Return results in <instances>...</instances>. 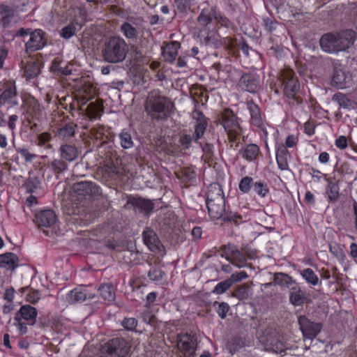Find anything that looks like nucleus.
I'll list each match as a JSON object with an SVG mask.
<instances>
[{"mask_svg": "<svg viewBox=\"0 0 357 357\" xmlns=\"http://www.w3.org/2000/svg\"><path fill=\"white\" fill-rule=\"evenodd\" d=\"M356 38V32L351 29L330 32L321 37L319 45L321 50L326 53H337L349 48L354 44Z\"/></svg>", "mask_w": 357, "mask_h": 357, "instance_id": "1", "label": "nucleus"}, {"mask_svg": "<svg viewBox=\"0 0 357 357\" xmlns=\"http://www.w3.org/2000/svg\"><path fill=\"white\" fill-rule=\"evenodd\" d=\"M128 47L124 39L121 37H111L105 43L102 51L103 59L112 63H117L125 60Z\"/></svg>", "mask_w": 357, "mask_h": 357, "instance_id": "2", "label": "nucleus"}, {"mask_svg": "<svg viewBox=\"0 0 357 357\" xmlns=\"http://www.w3.org/2000/svg\"><path fill=\"white\" fill-rule=\"evenodd\" d=\"M172 107V103L167 98L158 96L157 92H151L146 103L147 113L156 120L167 119Z\"/></svg>", "mask_w": 357, "mask_h": 357, "instance_id": "3", "label": "nucleus"}, {"mask_svg": "<svg viewBox=\"0 0 357 357\" xmlns=\"http://www.w3.org/2000/svg\"><path fill=\"white\" fill-rule=\"evenodd\" d=\"M221 124L227 133L231 147L236 149L238 144L237 140L241 134V128L238 122L237 117L233 112L225 110L220 116Z\"/></svg>", "mask_w": 357, "mask_h": 357, "instance_id": "4", "label": "nucleus"}, {"mask_svg": "<svg viewBox=\"0 0 357 357\" xmlns=\"http://www.w3.org/2000/svg\"><path fill=\"white\" fill-rule=\"evenodd\" d=\"M280 80L284 96L289 99H294L297 103H301V99L296 96L300 90V83L294 72L289 68L282 70L280 73Z\"/></svg>", "mask_w": 357, "mask_h": 357, "instance_id": "5", "label": "nucleus"}, {"mask_svg": "<svg viewBox=\"0 0 357 357\" xmlns=\"http://www.w3.org/2000/svg\"><path fill=\"white\" fill-rule=\"evenodd\" d=\"M72 190L78 199L96 197L102 194L100 188L96 183L86 181L76 182L73 185Z\"/></svg>", "mask_w": 357, "mask_h": 357, "instance_id": "6", "label": "nucleus"}, {"mask_svg": "<svg viewBox=\"0 0 357 357\" xmlns=\"http://www.w3.org/2000/svg\"><path fill=\"white\" fill-rule=\"evenodd\" d=\"M263 342L267 349L275 353H282L287 349L282 335L275 328H268L264 332Z\"/></svg>", "mask_w": 357, "mask_h": 357, "instance_id": "7", "label": "nucleus"}, {"mask_svg": "<svg viewBox=\"0 0 357 357\" xmlns=\"http://www.w3.org/2000/svg\"><path fill=\"white\" fill-rule=\"evenodd\" d=\"M129 343L122 337L114 338L105 344L103 350L109 357H125L130 351Z\"/></svg>", "mask_w": 357, "mask_h": 357, "instance_id": "8", "label": "nucleus"}, {"mask_svg": "<svg viewBox=\"0 0 357 357\" xmlns=\"http://www.w3.org/2000/svg\"><path fill=\"white\" fill-rule=\"evenodd\" d=\"M178 349L185 357H194L197 346V338L193 335L181 333L176 336Z\"/></svg>", "mask_w": 357, "mask_h": 357, "instance_id": "9", "label": "nucleus"}, {"mask_svg": "<svg viewBox=\"0 0 357 357\" xmlns=\"http://www.w3.org/2000/svg\"><path fill=\"white\" fill-rule=\"evenodd\" d=\"M206 206L209 215L214 220L223 218L224 220L236 221V218H241V216L237 215H225V200L206 202Z\"/></svg>", "mask_w": 357, "mask_h": 357, "instance_id": "10", "label": "nucleus"}, {"mask_svg": "<svg viewBox=\"0 0 357 357\" xmlns=\"http://www.w3.org/2000/svg\"><path fill=\"white\" fill-rule=\"evenodd\" d=\"M18 6L12 8L6 4H0V28H8L17 22L16 14Z\"/></svg>", "mask_w": 357, "mask_h": 357, "instance_id": "11", "label": "nucleus"}, {"mask_svg": "<svg viewBox=\"0 0 357 357\" xmlns=\"http://www.w3.org/2000/svg\"><path fill=\"white\" fill-rule=\"evenodd\" d=\"M298 324L303 337L310 340L314 339L321 329V324L311 321L305 316L299 317Z\"/></svg>", "mask_w": 357, "mask_h": 357, "instance_id": "12", "label": "nucleus"}, {"mask_svg": "<svg viewBox=\"0 0 357 357\" xmlns=\"http://www.w3.org/2000/svg\"><path fill=\"white\" fill-rule=\"evenodd\" d=\"M239 87L249 93H255L261 88L259 77L252 73H244L238 82Z\"/></svg>", "mask_w": 357, "mask_h": 357, "instance_id": "13", "label": "nucleus"}, {"mask_svg": "<svg viewBox=\"0 0 357 357\" xmlns=\"http://www.w3.org/2000/svg\"><path fill=\"white\" fill-rule=\"evenodd\" d=\"M143 29L142 23L130 20L123 22L120 30L123 35L128 40H136Z\"/></svg>", "mask_w": 357, "mask_h": 357, "instance_id": "14", "label": "nucleus"}, {"mask_svg": "<svg viewBox=\"0 0 357 357\" xmlns=\"http://www.w3.org/2000/svg\"><path fill=\"white\" fill-rule=\"evenodd\" d=\"M46 45L43 31L38 29L31 33L29 40L25 44L26 52H35L43 48Z\"/></svg>", "mask_w": 357, "mask_h": 357, "instance_id": "15", "label": "nucleus"}, {"mask_svg": "<svg viewBox=\"0 0 357 357\" xmlns=\"http://www.w3.org/2000/svg\"><path fill=\"white\" fill-rule=\"evenodd\" d=\"M192 117L196 120L194 125V141L195 142H198V140L202 139L205 133L208 122L204 114L197 110H195L192 112Z\"/></svg>", "mask_w": 357, "mask_h": 357, "instance_id": "16", "label": "nucleus"}, {"mask_svg": "<svg viewBox=\"0 0 357 357\" xmlns=\"http://www.w3.org/2000/svg\"><path fill=\"white\" fill-rule=\"evenodd\" d=\"M143 240L151 252L159 253L163 251L164 247L153 230L146 229L143 232Z\"/></svg>", "mask_w": 357, "mask_h": 357, "instance_id": "17", "label": "nucleus"}, {"mask_svg": "<svg viewBox=\"0 0 357 357\" xmlns=\"http://www.w3.org/2000/svg\"><path fill=\"white\" fill-rule=\"evenodd\" d=\"M128 204H130L135 211L147 215L154 209V204L150 199L142 197H130L128 201Z\"/></svg>", "mask_w": 357, "mask_h": 357, "instance_id": "18", "label": "nucleus"}, {"mask_svg": "<svg viewBox=\"0 0 357 357\" xmlns=\"http://www.w3.org/2000/svg\"><path fill=\"white\" fill-rule=\"evenodd\" d=\"M224 250L226 255H229L228 259L236 266L243 268L247 266L245 256L234 246L227 248L224 245Z\"/></svg>", "mask_w": 357, "mask_h": 357, "instance_id": "19", "label": "nucleus"}, {"mask_svg": "<svg viewBox=\"0 0 357 357\" xmlns=\"http://www.w3.org/2000/svg\"><path fill=\"white\" fill-rule=\"evenodd\" d=\"M6 104L11 107L19 104L17 99L16 86L14 85L8 86L0 95V105H4Z\"/></svg>", "mask_w": 357, "mask_h": 357, "instance_id": "20", "label": "nucleus"}, {"mask_svg": "<svg viewBox=\"0 0 357 357\" xmlns=\"http://www.w3.org/2000/svg\"><path fill=\"white\" fill-rule=\"evenodd\" d=\"M15 317L26 321L29 325H33L36 321L37 310L31 305H22L20 310L16 312Z\"/></svg>", "mask_w": 357, "mask_h": 357, "instance_id": "21", "label": "nucleus"}, {"mask_svg": "<svg viewBox=\"0 0 357 357\" xmlns=\"http://www.w3.org/2000/svg\"><path fill=\"white\" fill-rule=\"evenodd\" d=\"M94 297V294H87L85 289L78 287L70 291L67 296V300L69 303L73 304L78 302H84L87 300H92Z\"/></svg>", "mask_w": 357, "mask_h": 357, "instance_id": "22", "label": "nucleus"}, {"mask_svg": "<svg viewBox=\"0 0 357 357\" xmlns=\"http://www.w3.org/2000/svg\"><path fill=\"white\" fill-rule=\"evenodd\" d=\"M36 222L40 227H49L56 220V216L52 210H44L36 215Z\"/></svg>", "mask_w": 357, "mask_h": 357, "instance_id": "23", "label": "nucleus"}, {"mask_svg": "<svg viewBox=\"0 0 357 357\" xmlns=\"http://www.w3.org/2000/svg\"><path fill=\"white\" fill-rule=\"evenodd\" d=\"M61 158L66 162L75 160L79 154V151L75 145L65 144L59 148Z\"/></svg>", "mask_w": 357, "mask_h": 357, "instance_id": "24", "label": "nucleus"}, {"mask_svg": "<svg viewBox=\"0 0 357 357\" xmlns=\"http://www.w3.org/2000/svg\"><path fill=\"white\" fill-rule=\"evenodd\" d=\"M225 199L223 190L219 183H213L209 185L206 194V202L222 201Z\"/></svg>", "mask_w": 357, "mask_h": 357, "instance_id": "25", "label": "nucleus"}, {"mask_svg": "<svg viewBox=\"0 0 357 357\" xmlns=\"http://www.w3.org/2000/svg\"><path fill=\"white\" fill-rule=\"evenodd\" d=\"M19 265L18 257L12 252L0 255V267L8 270H15Z\"/></svg>", "mask_w": 357, "mask_h": 357, "instance_id": "26", "label": "nucleus"}, {"mask_svg": "<svg viewBox=\"0 0 357 357\" xmlns=\"http://www.w3.org/2000/svg\"><path fill=\"white\" fill-rule=\"evenodd\" d=\"M289 158L290 155L286 146L282 144H279L276 152V160L281 170L289 169L288 160Z\"/></svg>", "mask_w": 357, "mask_h": 357, "instance_id": "27", "label": "nucleus"}, {"mask_svg": "<svg viewBox=\"0 0 357 357\" xmlns=\"http://www.w3.org/2000/svg\"><path fill=\"white\" fill-rule=\"evenodd\" d=\"M180 43L176 41L168 43L162 50L164 59L169 63H172L176 59Z\"/></svg>", "mask_w": 357, "mask_h": 357, "instance_id": "28", "label": "nucleus"}, {"mask_svg": "<svg viewBox=\"0 0 357 357\" xmlns=\"http://www.w3.org/2000/svg\"><path fill=\"white\" fill-rule=\"evenodd\" d=\"M248 108L251 116V121L253 125L260 127L262 125V118L259 107L254 102H248Z\"/></svg>", "mask_w": 357, "mask_h": 357, "instance_id": "29", "label": "nucleus"}, {"mask_svg": "<svg viewBox=\"0 0 357 357\" xmlns=\"http://www.w3.org/2000/svg\"><path fill=\"white\" fill-rule=\"evenodd\" d=\"M240 153L244 159L248 161H252L257 159L259 154V148L255 144L247 145L244 149L240 151Z\"/></svg>", "mask_w": 357, "mask_h": 357, "instance_id": "30", "label": "nucleus"}, {"mask_svg": "<svg viewBox=\"0 0 357 357\" xmlns=\"http://www.w3.org/2000/svg\"><path fill=\"white\" fill-rule=\"evenodd\" d=\"M252 295V288L247 283L238 285L233 291V296L237 298L240 301L248 299Z\"/></svg>", "mask_w": 357, "mask_h": 357, "instance_id": "31", "label": "nucleus"}, {"mask_svg": "<svg viewBox=\"0 0 357 357\" xmlns=\"http://www.w3.org/2000/svg\"><path fill=\"white\" fill-rule=\"evenodd\" d=\"M40 73V64L38 61L31 59L27 61L24 68V75L27 79H33Z\"/></svg>", "mask_w": 357, "mask_h": 357, "instance_id": "32", "label": "nucleus"}, {"mask_svg": "<svg viewBox=\"0 0 357 357\" xmlns=\"http://www.w3.org/2000/svg\"><path fill=\"white\" fill-rule=\"evenodd\" d=\"M273 282L281 287L288 288L294 283V280L286 273H275L273 275Z\"/></svg>", "mask_w": 357, "mask_h": 357, "instance_id": "33", "label": "nucleus"}, {"mask_svg": "<svg viewBox=\"0 0 357 357\" xmlns=\"http://www.w3.org/2000/svg\"><path fill=\"white\" fill-rule=\"evenodd\" d=\"M176 177L183 182H193L196 178V173L191 167H184L176 172Z\"/></svg>", "mask_w": 357, "mask_h": 357, "instance_id": "34", "label": "nucleus"}, {"mask_svg": "<svg viewBox=\"0 0 357 357\" xmlns=\"http://www.w3.org/2000/svg\"><path fill=\"white\" fill-rule=\"evenodd\" d=\"M98 291L101 298L109 302L113 301L115 298L114 288L111 284H102Z\"/></svg>", "mask_w": 357, "mask_h": 357, "instance_id": "35", "label": "nucleus"}, {"mask_svg": "<svg viewBox=\"0 0 357 357\" xmlns=\"http://www.w3.org/2000/svg\"><path fill=\"white\" fill-rule=\"evenodd\" d=\"M327 182L326 192L331 201L335 202L339 197V185L335 179L328 178Z\"/></svg>", "mask_w": 357, "mask_h": 357, "instance_id": "36", "label": "nucleus"}, {"mask_svg": "<svg viewBox=\"0 0 357 357\" xmlns=\"http://www.w3.org/2000/svg\"><path fill=\"white\" fill-rule=\"evenodd\" d=\"M76 125L72 122L68 123L62 127L57 129L56 133L57 136L62 139H66L74 136L75 133Z\"/></svg>", "mask_w": 357, "mask_h": 357, "instance_id": "37", "label": "nucleus"}, {"mask_svg": "<svg viewBox=\"0 0 357 357\" xmlns=\"http://www.w3.org/2000/svg\"><path fill=\"white\" fill-rule=\"evenodd\" d=\"M49 167L51 168L54 174L59 176V174L64 172L68 169V164L63 159L59 158L53 160L50 164Z\"/></svg>", "mask_w": 357, "mask_h": 357, "instance_id": "38", "label": "nucleus"}, {"mask_svg": "<svg viewBox=\"0 0 357 357\" xmlns=\"http://www.w3.org/2000/svg\"><path fill=\"white\" fill-rule=\"evenodd\" d=\"M82 25V24H79L77 22H72L61 29L60 31V36L65 39H69L75 34V33L81 28Z\"/></svg>", "mask_w": 357, "mask_h": 357, "instance_id": "39", "label": "nucleus"}, {"mask_svg": "<svg viewBox=\"0 0 357 357\" xmlns=\"http://www.w3.org/2000/svg\"><path fill=\"white\" fill-rule=\"evenodd\" d=\"M213 18L217 19L213 9H204L198 17V22L201 25L206 26L208 24Z\"/></svg>", "mask_w": 357, "mask_h": 357, "instance_id": "40", "label": "nucleus"}, {"mask_svg": "<svg viewBox=\"0 0 357 357\" xmlns=\"http://www.w3.org/2000/svg\"><path fill=\"white\" fill-rule=\"evenodd\" d=\"M86 110L91 118L96 119L102 111V105L97 101L92 102L87 106Z\"/></svg>", "mask_w": 357, "mask_h": 357, "instance_id": "41", "label": "nucleus"}, {"mask_svg": "<svg viewBox=\"0 0 357 357\" xmlns=\"http://www.w3.org/2000/svg\"><path fill=\"white\" fill-rule=\"evenodd\" d=\"M300 274L302 277L305 280V281L315 286L319 282V278L317 275L314 273V272L310 268H307L300 271Z\"/></svg>", "mask_w": 357, "mask_h": 357, "instance_id": "42", "label": "nucleus"}, {"mask_svg": "<svg viewBox=\"0 0 357 357\" xmlns=\"http://www.w3.org/2000/svg\"><path fill=\"white\" fill-rule=\"evenodd\" d=\"M119 140L121 147L125 149H130L134 146L131 135L128 132H121L119 135Z\"/></svg>", "mask_w": 357, "mask_h": 357, "instance_id": "43", "label": "nucleus"}, {"mask_svg": "<svg viewBox=\"0 0 357 357\" xmlns=\"http://www.w3.org/2000/svg\"><path fill=\"white\" fill-rule=\"evenodd\" d=\"M332 100L337 102L340 107L344 109L349 108L351 105V101L344 94L341 93L334 94Z\"/></svg>", "mask_w": 357, "mask_h": 357, "instance_id": "44", "label": "nucleus"}, {"mask_svg": "<svg viewBox=\"0 0 357 357\" xmlns=\"http://www.w3.org/2000/svg\"><path fill=\"white\" fill-rule=\"evenodd\" d=\"M253 178L250 176H245L240 181L238 188L239 190L243 193H248L251 187H253Z\"/></svg>", "mask_w": 357, "mask_h": 357, "instance_id": "45", "label": "nucleus"}, {"mask_svg": "<svg viewBox=\"0 0 357 357\" xmlns=\"http://www.w3.org/2000/svg\"><path fill=\"white\" fill-rule=\"evenodd\" d=\"M232 286L231 281L228 279L217 284L213 290V293L216 294H222L225 293Z\"/></svg>", "mask_w": 357, "mask_h": 357, "instance_id": "46", "label": "nucleus"}, {"mask_svg": "<svg viewBox=\"0 0 357 357\" xmlns=\"http://www.w3.org/2000/svg\"><path fill=\"white\" fill-rule=\"evenodd\" d=\"M194 141V134L192 135L190 134H182L180 136L178 142L182 146L183 149H188L192 146V143Z\"/></svg>", "mask_w": 357, "mask_h": 357, "instance_id": "47", "label": "nucleus"}, {"mask_svg": "<svg viewBox=\"0 0 357 357\" xmlns=\"http://www.w3.org/2000/svg\"><path fill=\"white\" fill-rule=\"evenodd\" d=\"M27 112L33 117H37L40 114V105L36 100L28 102Z\"/></svg>", "mask_w": 357, "mask_h": 357, "instance_id": "48", "label": "nucleus"}, {"mask_svg": "<svg viewBox=\"0 0 357 357\" xmlns=\"http://www.w3.org/2000/svg\"><path fill=\"white\" fill-rule=\"evenodd\" d=\"M305 294L301 290V292L289 294V301L294 306H299L303 303Z\"/></svg>", "mask_w": 357, "mask_h": 357, "instance_id": "49", "label": "nucleus"}, {"mask_svg": "<svg viewBox=\"0 0 357 357\" xmlns=\"http://www.w3.org/2000/svg\"><path fill=\"white\" fill-rule=\"evenodd\" d=\"M254 191L261 197H264L268 192V188L263 182H256L253 184Z\"/></svg>", "mask_w": 357, "mask_h": 357, "instance_id": "50", "label": "nucleus"}, {"mask_svg": "<svg viewBox=\"0 0 357 357\" xmlns=\"http://www.w3.org/2000/svg\"><path fill=\"white\" fill-rule=\"evenodd\" d=\"M216 304L218 305V307L217 309V313L218 314L219 317L222 319H225L227 317V314L230 308L229 305L227 303H225V302H222V303H219L218 302L215 301L214 303V305H215Z\"/></svg>", "mask_w": 357, "mask_h": 357, "instance_id": "51", "label": "nucleus"}, {"mask_svg": "<svg viewBox=\"0 0 357 357\" xmlns=\"http://www.w3.org/2000/svg\"><path fill=\"white\" fill-rule=\"evenodd\" d=\"M165 273L160 268H153L148 273L149 278L152 280H160L163 278Z\"/></svg>", "mask_w": 357, "mask_h": 357, "instance_id": "52", "label": "nucleus"}, {"mask_svg": "<svg viewBox=\"0 0 357 357\" xmlns=\"http://www.w3.org/2000/svg\"><path fill=\"white\" fill-rule=\"evenodd\" d=\"M192 0H174L175 6L181 12H185L190 8Z\"/></svg>", "mask_w": 357, "mask_h": 357, "instance_id": "53", "label": "nucleus"}, {"mask_svg": "<svg viewBox=\"0 0 357 357\" xmlns=\"http://www.w3.org/2000/svg\"><path fill=\"white\" fill-rule=\"evenodd\" d=\"M122 326L128 331H134L137 326V321L135 318H126L122 321Z\"/></svg>", "mask_w": 357, "mask_h": 357, "instance_id": "54", "label": "nucleus"}, {"mask_svg": "<svg viewBox=\"0 0 357 357\" xmlns=\"http://www.w3.org/2000/svg\"><path fill=\"white\" fill-rule=\"evenodd\" d=\"M14 326H15L20 335H24L27 333V324L23 322L18 317H14Z\"/></svg>", "mask_w": 357, "mask_h": 357, "instance_id": "55", "label": "nucleus"}, {"mask_svg": "<svg viewBox=\"0 0 357 357\" xmlns=\"http://www.w3.org/2000/svg\"><path fill=\"white\" fill-rule=\"evenodd\" d=\"M17 152L24 158L25 161L27 162H31L37 156L36 154L31 153L28 149L25 148L17 149Z\"/></svg>", "mask_w": 357, "mask_h": 357, "instance_id": "56", "label": "nucleus"}, {"mask_svg": "<svg viewBox=\"0 0 357 357\" xmlns=\"http://www.w3.org/2000/svg\"><path fill=\"white\" fill-rule=\"evenodd\" d=\"M248 278V275L246 272L245 271H241L237 273L232 274L229 280L231 281V284H233L235 282H239L243 279H245Z\"/></svg>", "mask_w": 357, "mask_h": 357, "instance_id": "57", "label": "nucleus"}, {"mask_svg": "<svg viewBox=\"0 0 357 357\" xmlns=\"http://www.w3.org/2000/svg\"><path fill=\"white\" fill-rule=\"evenodd\" d=\"M40 293L36 290L31 289L26 295L27 301L31 303H36L40 300Z\"/></svg>", "mask_w": 357, "mask_h": 357, "instance_id": "58", "label": "nucleus"}, {"mask_svg": "<svg viewBox=\"0 0 357 357\" xmlns=\"http://www.w3.org/2000/svg\"><path fill=\"white\" fill-rule=\"evenodd\" d=\"M51 139V135L47 132H43L38 136V145L43 146Z\"/></svg>", "mask_w": 357, "mask_h": 357, "instance_id": "59", "label": "nucleus"}, {"mask_svg": "<svg viewBox=\"0 0 357 357\" xmlns=\"http://www.w3.org/2000/svg\"><path fill=\"white\" fill-rule=\"evenodd\" d=\"M218 42V38L216 35L212 34L211 36H207L204 38V43L206 45H216Z\"/></svg>", "mask_w": 357, "mask_h": 357, "instance_id": "60", "label": "nucleus"}, {"mask_svg": "<svg viewBox=\"0 0 357 357\" xmlns=\"http://www.w3.org/2000/svg\"><path fill=\"white\" fill-rule=\"evenodd\" d=\"M297 142H298V139L296 137H295L294 135H289L286 139L284 146H286V148L287 147L291 148V147H294V146H296V144H297Z\"/></svg>", "mask_w": 357, "mask_h": 357, "instance_id": "61", "label": "nucleus"}, {"mask_svg": "<svg viewBox=\"0 0 357 357\" xmlns=\"http://www.w3.org/2000/svg\"><path fill=\"white\" fill-rule=\"evenodd\" d=\"M335 145L341 149H344L347 146V140L344 136L339 137L335 141Z\"/></svg>", "mask_w": 357, "mask_h": 357, "instance_id": "62", "label": "nucleus"}, {"mask_svg": "<svg viewBox=\"0 0 357 357\" xmlns=\"http://www.w3.org/2000/svg\"><path fill=\"white\" fill-rule=\"evenodd\" d=\"M330 252L339 259H343L344 257L342 250L337 246L330 245Z\"/></svg>", "mask_w": 357, "mask_h": 357, "instance_id": "63", "label": "nucleus"}, {"mask_svg": "<svg viewBox=\"0 0 357 357\" xmlns=\"http://www.w3.org/2000/svg\"><path fill=\"white\" fill-rule=\"evenodd\" d=\"M350 256L353 259H357V244L356 243H351L350 245Z\"/></svg>", "mask_w": 357, "mask_h": 357, "instance_id": "64", "label": "nucleus"}]
</instances>
